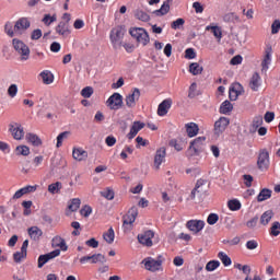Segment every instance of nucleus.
Wrapping results in <instances>:
<instances>
[{
    "instance_id": "1",
    "label": "nucleus",
    "mask_w": 280,
    "mask_h": 280,
    "mask_svg": "<svg viewBox=\"0 0 280 280\" xmlns=\"http://www.w3.org/2000/svg\"><path fill=\"white\" fill-rule=\"evenodd\" d=\"M31 25L32 23L30 22V19L20 18L15 23L7 22L4 24V33L10 38H14V36H23V34L30 30Z\"/></svg>"
},
{
    "instance_id": "2",
    "label": "nucleus",
    "mask_w": 280,
    "mask_h": 280,
    "mask_svg": "<svg viewBox=\"0 0 280 280\" xmlns=\"http://www.w3.org/2000/svg\"><path fill=\"white\" fill-rule=\"evenodd\" d=\"M12 47L16 51L20 62H27V60H30L32 50L30 49V46L25 44V42L19 38H13Z\"/></svg>"
},
{
    "instance_id": "3",
    "label": "nucleus",
    "mask_w": 280,
    "mask_h": 280,
    "mask_svg": "<svg viewBox=\"0 0 280 280\" xmlns=\"http://www.w3.org/2000/svg\"><path fill=\"white\" fill-rule=\"evenodd\" d=\"M126 36V27L118 25L112 28L109 33V40L112 43L113 49H121L124 45V37Z\"/></svg>"
},
{
    "instance_id": "4",
    "label": "nucleus",
    "mask_w": 280,
    "mask_h": 280,
    "mask_svg": "<svg viewBox=\"0 0 280 280\" xmlns=\"http://www.w3.org/2000/svg\"><path fill=\"white\" fill-rule=\"evenodd\" d=\"M163 261H165V258L163 255H159L156 259L152 257L144 258L142 264L145 270H149L150 272H159V270H163Z\"/></svg>"
},
{
    "instance_id": "5",
    "label": "nucleus",
    "mask_w": 280,
    "mask_h": 280,
    "mask_svg": "<svg viewBox=\"0 0 280 280\" xmlns=\"http://www.w3.org/2000/svg\"><path fill=\"white\" fill-rule=\"evenodd\" d=\"M129 34L132 38L137 40L139 45H142V47H145V45L150 43V35L144 28H141V27L130 28Z\"/></svg>"
},
{
    "instance_id": "6",
    "label": "nucleus",
    "mask_w": 280,
    "mask_h": 280,
    "mask_svg": "<svg viewBox=\"0 0 280 280\" xmlns=\"http://www.w3.org/2000/svg\"><path fill=\"white\" fill-rule=\"evenodd\" d=\"M206 141L207 138L205 136L198 137L195 140H192L187 150V156H198V154L202 152V145H205Z\"/></svg>"
},
{
    "instance_id": "7",
    "label": "nucleus",
    "mask_w": 280,
    "mask_h": 280,
    "mask_svg": "<svg viewBox=\"0 0 280 280\" xmlns=\"http://www.w3.org/2000/svg\"><path fill=\"white\" fill-rule=\"evenodd\" d=\"M257 167L260 172H268L270 168V153L268 150H260L257 159Z\"/></svg>"
},
{
    "instance_id": "8",
    "label": "nucleus",
    "mask_w": 280,
    "mask_h": 280,
    "mask_svg": "<svg viewBox=\"0 0 280 280\" xmlns=\"http://www.w3.org/2000/svg\"><path fill=\"white\" fill-rule=\"evenodd\" d=\"M137 215H139V209L137 207H131L128 213L124 217V229L125 231H132V224H135V220H137Z\"/></svg>"
},
{
    "instance_id": "9",
    "label": "nucleus",
    "mask_w": 280,
    "mask_h": 280,
    "mask_svg": "<svg viewBox=\"0 0 280 280\" xmlns=\"http://www.w3.org/2000/svg\"><path fill=\"white\" fill-rule=\"evenodd\" d=\"M106 106L109 110H119L124 106V96L119 93H114L106 101Z\"/></svg>"
},
{
    "instance_id": "10",
    "label": "nucleus",
    "mask_w": 280,
    "mask_h": 280,
    "mask_svg": "<svg viewBox=\"0 0 280 280\" xmlns=\"http://www.w3.org/2000/svg\"><path fill=\"white\" fill-rule=\"evenodd\" d=\"M9 132L15 141H22V139L25 138V129H23V125L19 122H11L9 125Z\"/></svg>"
},
{
    "instance_id": "11",
    "label": "nucleus",
    "mask_w": 280,
    "mask_h": 280,
    "mask_svg": "<svg viewBox=\"0 0 280 280\" xmlns=\"http://www.w3.org/2000/svg\"><path fill=\"white\" fill-rule=\"evenodd\" d=\"M80 264H106V256L102 254H93L92 256H83L80 258Z\"/></svg>"
},
{
    "instance_id": "12",
    "label": "nucleus",
    "mask_w": 280,
    "mask_h": 280,
    "mask_svg": "<svg viewBox=\"0 0 280 280\" xmlns=\"http://www.w3.org/2000/svg\"><path fill=\"white\" fill-rule=\"evenodd\" d=\"M166 154L167 153H166L165 147H161L160 149L156 150L154 155V163H153L154 170L156 171L161 170V164L165 163Z\"/></svg>"
},
{
    "instance_id": "13",
    "label": "nucleus",
    "mask_w": 280,
    "mask_h": 280,
    "mask_svg": "<svg viewBox=\"0 0 280 280\" xmlns=\"http://www.w3.org/2000/svg\"><path fill=\"white\" fill-rule=\"evenodd\" d=\"M141 97V91L139 89H133L132 93L126 96V106L128 108H135L137 106V102H139V98Z\"/></svg>"
},
{
    "instance_id": "14",
    "label": "nucleus",
    "mask_w": 280,
    "mask_h": 280,
    "mask_svg": "<svg viewBox=\"0 0 280 280\" xmlns=\"http://www.w3.org/2000/svg\"><path fill=\"white\" fill-rule=\"evenodd\" d=\"M205 194H207V182L205 179H198L190 194V198L194 200L196 196H202Z\"/></svg>"
},
{
    "instance_id": "15",
    "label": "nucleus",
    "mask_w": 280,
    "mask_h": 280,
    "mask_svg": "<svg viewBox=\"0 0 280 280\" xmlns=\"http://www.w3.org/2000/svg\"><path fill=\"white\" fill-rule=\"evenodd\" d=\"M152 240H154V231L148 230L142 234L138 235V242L139 244H142V246H152Z\"/></svg>"
},
{
    "instance_id": "16",
    "label": "nucleus",
    "mask_w": 280,
    "mask_h": 280,
    "mask_svg": "<svg viewBox=\"0 0 280 280\" xmlns=\"http://www.w3.org/2000/svg\"><path fill=\"white\" fill-rule=\"evenodd\" d=\"M145 128V122L142 121H133L129 132L127 133V139L132 140Z\"/></svg>"
},
{
    "instance_id": "17",
    "label": "nucleus",
    "mask_w": 280,
    "mask_h": 280,
    "mask_svg": "<svg viewBox=\"0 0 280 280\" xmlns=\"http://www.w3.org/2000/svg\"><path fill=\"white\" fill-rule=\"evenodd\" d=\"M240 95H244V86L241 83H233L230 88L231 102H236Z\"/></svg>"
},
{
    "instance_id": "18",
    "label": "nucleus",
    "mask_w": 280,
    "mask_h": 280,
    "mask_svg": "<svg viewBox=\"0 0 280 280\" xmlns=\"http://www.w3.org/2000/svg\"><path fill=\"white\" fill-rule=\"evenodd\" d=\"M56 257H60V249H55L48 254L40 255L38 257V268H43V266L47 264V261L56 259Z\"/></svg>"
},
{
    "instance_id": "19",
    "label": "nucleus",
    "mask_w": 280,
    "mask_h": 280,
    "mask_svg": "<svg viewBox=\"0 0 280 280\" xmlns=\"http://www.w3.org/2000/svg\"><path fill=\"white\" fill-rule=\"evenodd\" d=\"M186 228L191 231V233L198 234L205 229V221L202 220H189L186 223Z\"/></svg>"
},
{
    "instance_id": "20",
    "label": "nucleus",
    "mask_w": 280,
    "mask_h": 280,
    "mask_svg": "<svg viewBox=\"0 0 280 280\" xmlns=\"http://www.w3.org/2000/svg\"><path fill=\"white\" fill-rule=\"evenodd\" d=\"M230 124H231V120H229V118H226V117H221L220 119H218L214 122L215 135H222V132H224V130H226V128L229 127Z\"/></svg>"
},
{
    "instance_id": "21",
    "label": "nucleus",
    "mask_w": 280,
    "mask_h": 280,
    "mask_svg": "<svg viewBox=\"0 0 280 280\" xmlns=\"http://www.w3.org/2000/svg\"><path fill=\"white\" fill-rule=\"evenodd\" d=\"M27 246H30V241L25 240L22 244L21 252H16L13 255L15 264H21V261L27 257Z\"/></svg>"
},
{
    "instance_id": "22",
    "label": "nucleus",
    "mask_w": 280,
    "mask_h": 280,
    "mask_svg": "<svg viewBox=\"0 0 280 280\" xmlns=\"http://www.w3.org/2000/svg\"><path fill=\"white\" fill-rule=\"evenodd\" d=\"M272 62V48L269 47L266 49L265 51V56L262 58V61H261V71L262 73L266 71H268V69H270V63Z\"/></svg>"
},
{
    "instance_id": "23",
    "label": "nucleus",
    "mask_w": 280,
    "mask_h": 280,
    "mask_svg": "<svg viewBox=\"0 0 280 280\" xmlns=\"http://www.w3.org/2000/svg\"><path fill=\"white\" fill-rule=\"evenodd\" d=\"M248 86L250 91H254L255 93H257V91L261 89V75L255 72L249 79Z\"/></svg>"
},
{
    "instance_id": "24",
    "label": "nucleus",
    "mask_w": 280,
    "mask_h": 280,
    "mask_svg": "<svg viewBox=\"0 0 280 280\" xmlns=\"http://www.w3.org/2000/svg\"><path fill=\"white\" fill-rule=\"evenodd\" d=\"M38 188V186H26L23 187L21 189H19L18 191H15V194L13 195V200H19L20 198H23V196L27 195V194H34V191H36V189Z\"/></svg>"
},
{
    "instance_id": "25",
    "label": "nucleus",
    "mask_w": 280,
    "mask_h": 280,
    "mask_svg": "<svg viewBox=\"0 0 280 280\" xmlns=\"http://www.w3.org/2000/svg\"><path fill=\"white\" fill-rule=\"evenodd\" d=\"M56 34L58 36L67 37L69 34H71V28H69V24L67 22H59V24L55 27Z\"/></svg>"
},
{
    "instance_id": "26",
    "label": "nucleus",
    "mask_w": 280,
    "mask_h": 280,
    "mask_svg": "<svg viewBox=\"0 0 280 280\" xmlns=\"http://www.w3.org/2000/svg\"><path fill=\"white\" fill-rule=\"evenodd\" d=\"M51 246L52 248H59V250L66 252L69 246H67V242L61 236L57 235L52 237L51 240Z\"/></svg>"
},
{
    "instance_id": "27",
    "label": "nucleus",
    "mask_w": 280,
    "mask_h": 280,
    "mask_svg": "<svg viewBox=\"0 0 280 280\" xmlns=\"http://www.w3.org/2000/svg\"><path fill=\"white\" fill-rule=\"evenodd\" d=\"M170 108H172V100H164L158 107L159 117H165V115L170 112Z\"/></svg>"
},
{
    "instance_id": "28",
    "label": "nucleus",
    "mask_w": 280,
    "mask_h": 280,
    "mask_svg": "<svg viewBox=\"0 0 280 280\" xmlns=\"http://www.w3.org/2000/svg\"><path fill=\"white\" fill-rule=\"evenodd\" d=\"M25 139L27 143H31V145H34V148H40V145H43V140L35 133H26Z\"/></svg>"
},
{
    "instance_id": "29",
    "label": "nucleus",
    "mask_w": 280,
    "mask_h": 280,
    "mask_svg": "<svg viewBox=\"0 0 280 280\" xmlns=\"http://www.w3.org/2000/svg\"><path fill=\"white\" fill-rule=\"evenodd\" d=\"M206 32H211L213 34L214 38H217L218 43L222 40V27L218 25H208L206 26Z\"/></svg>"
},
{
    "instance_id": "30",
    "label": "nucleus",
    "mask_w": 280,
    "mask_h": 280,
    "mask_svg": "<svg viewBox=\"0 0 280 280\" xmlns=\"http://www.w3.org/2000/svg\"><path fill=\"white\" fill-rule=\"evenodd\" d=\"M72 156H73L74 161H85V159H88V156H89V153L86 151H84L83 149L74 148L72 150Z\"/></svg>"
},
{
    "instance_id": "31",
    "label": "nucleus",
    "mask_w": 280,
    "mask_h": 280,
    "mask_svg": "<svg viewBox=\"0 0 280 280\" xmlns=\"http://www.w3.org/2000/svg\"><path fill=\"white\" fill-rule=\"evenodd\" d=\"M28 235L31 240H34V242H38V240L43 237V230H40L38 226H32L28 229Z\"/></svg>"
},
{
    "instance_id": "32",
    "label": "nucleus",
    "mask_w": 280,
    "mask_h": 280,
    "mask_svg": "<svg viewBox=\"0 0 280 280\" xmlns=\"http://www.w3.org/2000/svg\"><path fill=\"white\" fill-rule=\"evenodd\" d=\"M185 128L188 137L190 138L196 137V135H198V132L200 131V128L196 122H188L185 125Z\"/></svg>"
},
{
    "instance_id": "33",
    "label": "nucleus",
    "mask_w": 280,
    "mask_h": 280,
    "mask_svg": "<svg viewBox=\"0 0 280 280\" xmlns=\"http://www.w3.org/2000/svg\"><path fill=\"white\" fill-rule=\"evenodd\" d=\"M272 218H275V212H272V210L265 211L260 217V224L262 226H268V224H270V220H272Z\"/></svg>"
},
{
    "instance_id": "34",
    "label": "nucleus",
    "mask_w": 280,
    "mask_h": 280,
    "mask_svg": "<svg viewBox=\"0 0 280 280\" xmlns=\"http://www.w3.org/2000/svg\"><path fill=\"white\" fill-rule=\"evenodd\" d=\"M39 78H42L44 84H54V73L49 70L42 71Z\"/></svg>"
},
{
    "instance_id": "35",
    "label": "nucleus",
    "mask_w": 280,
    "mask_h": 280,
    "mask_svg": "<svg viewBox=\"0 0 280 280\" xmlns=\"http://www.w3.org/2000/svg\"><path fill=\"white\" fill-rule=\"evenodd\" d=\"M81 200L79 198H74L71 200L70 205L68 206V211L66 215H71V213L78 211L80 209Z\"/></svg>"
},
{
    "instance_id": "36",
    "label": "nucleus",
    "mask_w": 280,
    "mask_h": 280,
    "mask_svg": "<svg viewBox=\"0 0 280 280\" xmlns=\"http://www.w3.org/2000/svg\"><path fill=\"white\" fill-rule=\"evenodd\" d=\"M203 70L205 68H202V66H200L198 62H192L189 65V73L192 75H200Z\"/></svg>"
},
{
    "instance_id": "37",
    "label": "nucleus",
    "mask_w": 280,
    "mask_h": 280,
    "mask_svg": "<svg viewBox=\"0 0 280 280\" xmlns=\"http://www.w3.org/2000/svg\"><path fill=\"white\" fill-rule=\"evenodd\" d=\"M133 15L135 19H137L138 21H142L143 23H148V21H150V15L145 13L143 10L137 9Z\"/></svg>"
},
{
    "instance_id": "38",
    "label": "nucleus",
    "mask_w": 280,
    "mask_h": 280,
    "mask_svg": "<svg viewBox=\"0 0 280 280\" xmlns=\"http://www.w3.org/2000/svg\"><path fill=\"white\" fill-rule=\"evenodd\" d=\"M60 189H62V183H60V182H56V183L48 185V191L52 196L56 194H60Z\"/></svg>"
},
{
    "instance_id": "39",
    "label": "nucleus",
    "mask_w": 280,
    "mask_h": 280,
    "mask_svg": "<svg viewBox=\"0 0 280 280\" xmlns=\"http://www.w3.org/2000/svg\"><path fill=\"white\" fill-rule=\"evenodd\" d=\"M103 238L107 244H113L115 242V230L109 228L108 231L103 234Z\"/></svg>"
},
{
    "instance_id": "40",
    "label": "nucleus",
    "mask_w": 280,
    "mask_h": 280,
    "mask_svg": "<svg viewBox=\"0 0 280 280\" xmlns=\"http://www.w3.org/2000/svg\"><path fill=\"white\" fill-rule=\"evenodd\" d=\"M18 156H30V147L22 144L15 148Z\"/></svg>"
},
{
    "instance_id": "41",
    "label": "nucleus",
    "mask_w": 280,
    "mask_h": 280,
    "mask_svg": "<svg viewBox=\"0 0 280 280\" xmlns=\"http://www.w3.org/2000/svg\"><path fill=\"white\" fill-rule=\"evenodd\" d=\"M168 12H170V3L164 2L159 10H155L153 12V14H155V16H165V14H167Z\"/></svg>"
},
{
    "instance_id": "42",
    "label": "nucleus",
    "mask_w": 280,
    "mask_h": 280,
    "mask_svg": "<svg viewBox=\"0 0 280 280\" xmlns=\"http://www.w3.org/2000/svg\"><path fill=\"white\" fill-rule=\"evenodd\" d=\"M232 110L233 104H231L229 101L222 103L220 107V113H222V115H229V113H231Z\"/></svg>"
},
{
    "instance_id": "43",
    "label": "nucleus",
    "mask_w": 280,
    "mask_h": 280,
    "mask_svg": "<svg viewBox=\"0 0 280 280\" xmlns=\"http://www.w3.org/2000/svg\"><path fill=\"white\" fill-rule=\"evenodd\" d=\"M270 196H272V191L270 189H262L259 192L257 200H258V202H264V200H268V198H270Z\"/></svg>"
},
{
    "instance_id": "44",
    "label": "nucleus",
    "mask_w": 280,
    "mask_h": 280,
    "mask_svg": "<svg viewBox=\"0 0 280 280\" xmlns=\"http://www.w3.org/2000/svg\"><path fill=\"white\" fill-rule=\"evenodd\" d=\"M264 124V117L261 115H258L254 117L252 122V130L255 132L257 128H259Z\"/></svg>"
},
{
    "instance_id": "45",
    "label": "nucleus",
    "mask_w": 280,
    "mask_h": 280,
    "mask_svg": "<svg viewBox=\"0 0 280 280\" xmlns=\"http://www.w3.org/2000/svg\"><path fill=\"white\" fill-rule=\"evenodd\" d=\"M228 207L231 211H240V209H242V203L237 199H232L228 202Z\"/></svg>"
},
{
    "instance_id": "46",
    "label": "nucleus",
    "mask_w": 280,
    "mask_h": 280,
    "mask_svg": "<svg viewBox=\"0 0 280 280\" xmlns=\"http://www.w3.org/2000/svg\"><path fill=\"white\" fill-rule=\"evenodd\" d=\"M82 185V176L80 174H74L72 179L69 183L70 187H81Z\"/></svg>"
},
{
    "instance_id": "47",
    "label": "nucleus",
    "mask_w": 280,
    "mask_h": 280,
    "mask_svg": "<svg viewBox=\"0 0 280 280\" xmlns=\"http://www.w3.org/2000/svg\"><path fill=\"white\" fill-rule=\"evenodd\" d=\"M219 259L222 261L223 266H231L232 261H231V257H229V255H226V253L224 252H220L218 254Z\"/></svg>"
},
{
    "instance_id": "48",
    "label": "nucleus",
    "mask_w": 280,
    "mask_h": 280,
    "mask_svg": "<svg viewBox=\"0 0 280 280\" xmlns=\"http://www.w3.org/2000/svg\"><path fill=\"white\" fill-rule=\"evenodd\" d=\"M95 93V90H93V86H85L83 90H81V95L85 100H89Z\"/></svg>"
},
{
    "instance_id": "49",
    "label": "nucleus",
    "mask_w": 280,
    "mask_h": 280,
    "mask_svg": "<svg viewBox=\"0 0 280 280\" xmlns=\"http://www.w3.org/2000/svg\"><path fill=\"white\" fill-rule=\"evenodd\" d=\"M57 19L58 18L56 15L45 14L42 21L44 24H46L47 27H49L51 23H56Z\"/></svg>"
},
{
    "instance_id": "50",
    "label": "nucleus",
    "mask_w": 280,
    "mask_h": 280,
    "mask_svg": "<svg viewBox=\"0 0 280 280\" xmlns=\"http://www.w3.org/2000/svg\"><path fill=\"white\" fill-rule=\"evenodd\" d=\"M217 268H220V261L218 260H211L206 265V270L208 272H213Z\"/></svg>"
},
{
    "instance_id": "51",
    "label": "nucleus",
    "mask_w": 280,
    "mask_h": 280,
    "mask_svg": "<svg viewBox=\"0 0 280 280\" xmlns=\"http://www.w3.org/2000/svg\"><path fill=\"white\" fill-rule=\"evenodd\" d=\"M101 196L106 198V200H113L115 198V191L110 188H106L105 190L101 191Z\"/></svg>"
},
{
    "instance_id": "52",
    "label": "nucleus",
    "mask_w": 280,
    "mask_h": 280,
    "mask_svg": "<svg viewBox=\"0 0 280 280\" xmlns=\"http://www.w3.org/2000/svg\"><path fill=\"white\" fill-rule=\"evenodd\" d=\"M71 132L69 131H63L57 137V148H60L62 145V142L65 139H68Z\"/></svg>"
},
{
    "instance_id": "53",
    "label": "nucleus",
    "mask_w": 280,
    "mask_h": 280,
    "mask_svg": "<svg viewBox=\"0 0 280 280\" xmlns=\"http://www.w3.org/2000/svg\"><path fill=\"white\" fill-rule=\"evenodd\" d=\"M185 25V19L179 18L171 23L172 30H180Z\"/></svg>"
},
{
    "instance_id": "54",
    "label": "nucleus",
    "mask_w": 280,
    "mask_h": 280,
    "mask_svg": "<svg viewBox=\"0 0 280 280\" xmlns=\"http://www.w3.org/2000/svg\"><path fill=\"white\" fill-rule=\"evenodd\" d=\"M224 21H226V23L240 22V16L235 13H228L224 15Z\"/></svg>"
},
{
    "instance_id": "55",
    "label": "nucleus",
    "mask_w": 280,
    "mask_h": 280,
    "mask_svg": "<svg viewBox=\"0 0 280 280\" xmlns=\"http://www.w3.org/2000/svg\"><path fill=\"white\" fill-rule=\"evenodd\" d=\"M16 93H19V85L11 84L8 89L9 97H16Z\"/></svg>"
},
{
    "instance_id": "56",
    "label": "nucleus",
    "mask_w": 280,
    "mask_h": 280,
    "mask_svg": "<svg viewBox=\"0 0 280 280\" xmlns=\"http://www.w3.org/2000/svg\"><path fill=\"white\" fill-rule=\"evenodd\" d=\"M271 235H273V237H277V235L280 234V223L279 221L273 222L272 226H271Z\"/></svg>"
},
{
    "instance_id": "57",
    "label": "nucleus",
    "mask_w": 280,
    "mask_h": 280,
    "mask_svg": "<svg viewBox=\"0 0 280 280\" xmlns=\"http://www.w3.org/2000/svg\"><path fill=\"white\" fill-rule=\"evenodd\" d=\"M197 89H198V84L191 83L189 86L188 97L190 98L196 97V95H198Z\"/></svg>"
},
{
    "instance_id": "58",
    "label": "nucleus",
    "mask_w": 280,
    "mask_h": 280,
    "mask_svg": "<svg viewBox=\"0 0 280 280\" xmlns=\"http://www.w3.org/2000/svg\"><path fill=\"white\" fill-rule=\"evenodd\" d=\"M81 215H83L84 218H89L91 215V213H93V209L91 208V206H84L81 210H80Z\"/></svg>"
},
{
    "instance_id": "59",
    "label": "nucleus",
    "mask_w": 280,
    "mask_h": 280,
    "mask_svg": "<svg viewBox=\"0 0 280 280\" xmlns=\"http://www.w3.org/2000/svg\"><path fill=\"white\" fill-rule=\"evenodd\" d=\"M219 220H220V217H218V214L211 213V214L208 215L207 222H208V224L213 225V224H215Z\"/></svg>"
},
{
    "instance_id": "60",
    "label": "nucleus",
    "mask_w": 280,
    "mask_h": 280,
    "mask_svg": "<svg viewBox=\"0 0 280 280\" xmlns=\"http://www.w3.org/2000/svg\"><path fill=\"white\" fill-rule=\"evenodd\" d=\"M185 58H187L188 60H194V58H196V51L194 50V48L186 49Z\"/></svg>"
},
{
    "instance_id": "61",
    "label": "nucleus",
    "mask_w": 280,
    "mask_h": 280,
    "mask_svg": "<svg viewBox=\"0 0 280 280\" xmlns=\"http://www.w3.org/2000/svg\"><path fill=\"white\" fill-rule=\"evenodd\" d=\"M43 161H45V158L43 155H37L33 160V165L35 167H40V165H43Z\"/></svg>"
},
{
    "instance_id": "62",
    "label": "nucleus",
    "mask_w": 280,
    "mask_h": 280,
    "mask_svg": "<svg viewBox=\"0 0 280 280\" xmlns=\"http://www.w3.org/2000/svg\"><path fill=\"white\" fill-rule=\"evenodd\" d=\"M257 222H259V218L255 217V218L250 219L246 223L247 229H255V226H257Z\"/></svg>"
},
{
    "instance_id": "63",
    "label": "nucleus",
    "mask_w": 280,
    "mask_h": 280,
    "mask_svg": "<svg viewBox=\"0 0 280 280\" xmlns=\"http://www.w3.org/2000/svg\"><path fill=\"white\" fill-rule=\"evenodd\" d=\"M280 21L276 20L271 25V34H279Z\"/></svg>"
},
{
    "instance_id": "64",
    "label": "nucleus",
    "mask_w": 280,
    "mask_h": 280,
    "mask_svg": "<svg viewBox=\"0 0 280 280\" xmlns=\"http://www.w3.org/2000/svg\"><path fill=\"white\" fill-rule=\"evenodd\" d=\"M105 143H106V145H108V148H113V145H115V143H117V139L113 136H108L105 139Z\"/></svg>"
}]
</instances>
